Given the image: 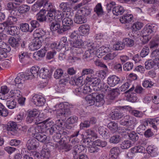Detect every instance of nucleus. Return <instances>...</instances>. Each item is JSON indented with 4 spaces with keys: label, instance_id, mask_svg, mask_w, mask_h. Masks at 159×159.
Masks as SVG:
<instances>
[{
    "label": "nucleus",
    "instance_id": "obj_1",
    "mask_svg": "<svg viewBox=\"0 0 159 159\" xmlns=\"http://www.w3.org/2000/svg\"><path fill=\"white\" fill-rule=\"evenodd\" d=\"M39 111L34 109L29 111L28 116L26 121L29 123L34 122L35 124H40L42 123V120L39 119Z\"/></svg>",
    "mask_w": 159,
    "mask_h": 159
},
{
    "label": "nucleus",
    "instance_id": "obj_2",
    "mask_svg": "<svg viewBox=\"0 0 159 159\" xmlns=\"http://www.w3.org/2000/svg\"><path fill=\"white\" fill-rule=\"evenodd\" d=\"M84 147L80 145H76L74 147L72 154L74 159H89L85 154H78L84 150Z\"/></svg>",
    "mask_w": 159,
    "mask_h": 159
},
{
    "label": "nucleus",
    "instance_id": "obj_3",
    "mask_svg": "<svg viewBox=\"0 0 159 159\" xmlns=\"http://www.w3.org/2000/svg\"><path fill=\"white\" fill-rule=\"evenodd\" d=\"M55 107L56 108L55 110H56L57 114L59 116L67 117L71 114V112L69 108L65 107L63 104L60 103L57 105Z\"/></svg>",
    "mask_w": 159,
    "mask_h": 159
},
{
    "label": "nucleus",
    "instance_id": "obj_4",
    "mask_svg": "<svg viewBox=\"0 0 159 159\" xmlns=\"http://www.w3.org/2000/svg\"><path fill=\"white\" fill-rule=\"evenodd\" d=\"M11 50V48L8 44L0 41V61L7 57V52H9Z\"/></svg>",
    "mask_w": 159,
    "mask_h": 159
},
{
    "label": "nucleus",
    "instance_id": "obj_5",
    "mask_svg": "<svg viewBox=\"0 0 159 159\" xmlns=\"http://www.w3.org/2000/svg\"><path fill=\"white\" fill-rule=\"evenodd\" d=\"M138 121L135 118L128 115L124 117V121L120 122V124L124 125L131 126L136 125Z\"/></svg>",
    "mask_w": 159,
    "mask_h": 159
},
{
    "label": "nucleus",
    "instance_id": "obj_6",
    "mask_svg": "<svg viewBox=\"0 0 159 159\" xmlns=\"http://www.w3.org/2000/svg\"><path fill=\"white\" fill-rule=\"evenodd\" d=\"M40 68L38 66L32 67L30 70H28L25 73L27 77V80H31L34 78H37L38 76Z\"/></svg>",
    "mask_w": 159,
    "mask_h": 159
},
{
    "label": "nucleus",
    "instance_id": "obj_7",
    "mask_svg": "<svg viewBox=\"0 0 159 159\" xmlns=\"http://www.w3.org/2000/svg\"><path fill=\"white\" fill-rule=\"evenodd\" d=\"M72 19L70 17H66L62 20V29L60 30V32H64L70 29L73 24Z\"/></svg>",
    "mask_w": 159,
    "mask_h": 159
},
{
    "label": "nucleus",
    "instance_id": "obj_8",
    "mask_svg": "<svg viewBox=\"0 0 159 159\" xmlns=\"http://www.w3.org/2000/svg\"><path fill=\"white\" fill-rule=\"evenodd\" d=\"M157 28V25L155 24L147 25L142 31L144 35H149L153 32H155Z\"/></svg>",
    "mask_w": 159,
    "mask_h": 159
},
{
    "label": "nucleus",
    "instance_id": "obj_9",
    "mask_svg": "<svg viewBox=\"0 0 159 159\" xmlns=\"http://www.w3.org/2000/svg\"><path fill=\"white\" fill-rule=\"evenodd\" d=\"M50 156V152L48 149L43 148L40 153H35L34 156L36 159H48Z\"/></svg>",
    "mask_w": 159,
    "mask_h": 159
},
{
    "label": "nucleus",
    "instance_id": "obj_10",
    "mask_svg": "<svg viewBox=\"0 0 159 159\" xmlns=\"http://www.w3.org/2000/svg\"><path fill=\"white\" fill-rule=\"evenodd\" d=\"M32 101L36 106L40 107L44 104L46 100L42 96L35 95L33 96Z\"/></svg>",
    "mask_w": 159,
    "mask_h": 159
},
{
    "label": "nucleus",
    "instance_id": "obj_11",
    "mask_svg": "<svg viewBox=\"0 0 159 159\" xmlns=\"http://www.w3.org/2000/svg\"><path fill=\"white\" fill-rule=\"evenodd\" d=\"M27 77L25 74L23 73H19L17 77L15 78L14 80L16 84H18V87L20 88H21L23 86V84L25 80H27Z\"/></svg>",
    "mask_w": 159,
    "mask_h": 159
},
{
    "label": "nucleus",
    "instance_id": "obj_12",
    "mask_svg": "<svg viewBox=\"0 0 159 159\" xmlns=\"http://www.w3.org/2000/svg\"><path fill=\"white\" fill-rule=\"evenodd\" d=\"M121 82L120 78L116 75H111L107 79V83L111 87H114Z\"/></svg>",
    "mask_w": 159,
    "mask_h": 159
},
{
    "label": "nucleus",
    "instance_id": "obj_13",
    "mask_svg": "<svg viewBox=\"0 0 159 159\" xmlns=\"http://www.w3.org/2000/svg\"><path fill=\"white\" fill-rule=\"evenodd\" d=\"M39 145V142L34 139L28 140L26 144V146L29 150H35Z\"/></svg>",
    "mask_w": 159,
    "mask_h": 159
},
{
    "label": "nucleus",
    "instance_id": "obj_14",
    "mask_svg": "<svg viewBox=\"0 0 159 159\" xmlns=\"http://www.w3.org/2000/svg\"><path fill=\"white\" fill-rule=\"evenodd\" d=\"M43 42V40L34 38L33 42L29 46L30 49L32 51L38 50L42 46Z\"/></svg>",
    "mask_w": 159,
    "mask_h": 159
},
{
    "label": "nucleus",
    "instance_id": "obj_15",
    "mask_svg": "<svg viewBox=\"0 0 159 159\" xmlns=\"http://www.w3.org/2000/svg\"><path fill=\"white\" fill-rule=\"evenodd\" d=\"M61 23L57 20H55L54 21L52 22L50 26L51 30L52 31H57V33L58 34L63 33L64 32H60V30L62 29V25L61 27Z\"/></svg>",
    "mask_w": 159,
    "mask_h": 159
},
{
    "label": "nucleus",
    "instance_id": "obj_16",
    "mask_svg": "<svg viewBox=\"0 0 159 159\" xmlns=\"http://www.w3.org/2000/svg\"><path fill=\"white\" fill-rule=\"evenodd\" d=\"M74 20L77 24H82L86 22L87 19L85 16L78 12L77 13L75 14Z\"/></svg>",
    "mask_w": 159,
    "mask_h": 159
},
{
    "label": "nucleus",
    "instance_id": "obj_17",
    "mask_svg": "<svg viewBox=\"0 0 159 159\" xmlns=\"http://www.w3.org/2000/svg\"><path fill=\"white\" fill-rule=\"evenodd\" d=\"M89 84L93 87L98 86L100 84L101 80L99 78L97 77H87L86 79Z\"/></svg>",
    "mask_w": 159,
    "mask_h": 159
},
{
    "label": "nucleus",
    "instance_id": "obj_18",
    "mask_svg": "<svg viewBox=\"0 0 159 159\" xmlns=\"http://www.w3.org/2000/svg\"><path fill=\"white\" fill-rule=\"evenodd\" d=\"M81 44L82 43L81 41L76 40L71 43V45L72 47L73 50H74L75 52L77 54H79L81 52L82 49L80 48Z\"/></svg>",
    "mask_w": 159,
    "mask_h": 159
},
{
    "label": "nucleus",
    "instance_id": "obj_19",
    "mask_svg": "<svg viewBox=\"0 0 159 159\" xmlns=\"http://www.w3.org/2000/svg\"><path fill=\"white\" fill-rule=\"evenodd\" d=\"M51 75V71L48 69L43 68L40 70L39 72V76L43 79H47L50 77Z\"/></svg>",
    "mask_w": 159,
    "mask_h": 159
},
{
    "label": "nucleus",
    "instance_id": "obj_20",
    "mask_svg": "<svg viewBox=\"0 0 159 159\" xmlns=\"http://www.w3.org/2000/svg\"><path fill=\"white\" fill-rule=\"evenodd\" d=\"M80 34L81 35L84 36L88 34L89 33L90 27L87 24H85L80 25L78 29Z\"/></svg>",
    "mask_w": 159,
    "mask_h": 159
},
{
    "label": "nucleus",
    "instance_id": "obj_21",
    "mask_svg": "<svg viewBox=\"0 0 159 159\" xmlns=\"http://www.w3.org/2000/svg\"><path fill=\"white\" fill-rule=\"evenodd\" d=\"M45 31L42 28H39L35 30L33 34V36L35 39H38L41 40H43L42 37L45 34Z\"/></svg>",
    "mask_w": 159,
    "mask_h": 159
},
{
    "label": "nucleus",
    "instance_id": "obj_22",
    "mask_svg": "<svg viewBox=\"0 0 159 159\" xmlns=\"http://www.w3.org/2000/svg\"><path fill=\"white\" fill-rule=\"evenodd\" d=\"M120 152L119 148L117 147H114L110 151L109 159H116Z\"/></svg>",
    "mask_w": 159,
    "mask_h": 159
},
{
    "label": "nucleus",
    "instance_id": "obj_23",
    "mask_svg": "<svg viewBox=\"0 0 159 159\" xmlns=\"http://www.w3.org/2000/svg\"><path fill=\"white\" fill-rule=\"evenodd\" d=\"M17 21V17L9 16L7 20L3 23V25L7 27V26L15 24Z\"/></svg>",
    "mask_w": 159,
    "mask_h": 159
},
{
    "label": "nucleus",
    "instance_id": "obj_24",
    "mask_svg": "<svg viewBox=\"0 0 159 159\" xmlns=\"http://www.w3.org/2000/svg\"><path fill=\"white\" fill-rule=\"evenodd\" d=\"M148 153L152 157H154L158 155L157 148L154 146H148L146 149Z\"/></svg>",
    "mask_w": 159,
    "mask_h": 159
},
{
    "label": "nucleus",
    "instance_id": "obj_25",
    "mask_svg": "<svg viewBox=\"0 0 159 159\" xmlns=\"http://www.w3.org/2000/svg\"><path fill=\"white\" fill-rule=\"evenodd\" d=\"M125 11L124 7L121 6H115L112 9L113 13L116 16L122 15Z\"/></svg>",
    "mask_w": 159,
    "mask_h": 159
},
{
    "label": "nucleus",
    "instance_id": "obj_26",
    "mask_svg": "<svg viewBox=\"0 0 159 159\" xmlns=\"http://www.w3.org/2000/svg\"><path fill=\"white\" fill-rule=\"evenodd\" d=\"M66 138V137H61V135L58 132V133L54 134L53 137V139L55 142L60 143H68V141L65 139Z\"/></svg>",
    "mask_w": 159,
    "mask_h": 159
},
{
    "label": "nucleus",
    "instance_id": "obj_27",
    "mask_svg": "<svg viewBox=\"0 0 159 159\" xmlns=\"http://www.w3.org/2000/svg\"><path fill=\"white\" fill-rule=\"evenodd\" d=\"M47 52V48L44 47V48L41 49L37 52H34L33 55V57L36 60H38L39 57H44Z\"/></svg>",
    "mask_w": 159,
    "mask_h": 159
},
{
    "label": "nucleus",
    "instance_id": "obj_28",
    "mask_svg": "<svg viewBox=\"0 0 159 159\" xmlns=\"http://www.w3.org/2000/svg\"><path fill=\"white\" fill-rule=\"evenodd\" d=\"M7 32L9 34L11 35H17L19 33V29L16 26H7Z\"/></svg>",
    "mask_w": 159,
    "mask_h": 159
},
{
    "label": "nucleus",
    "instance_id": "obj_29",
    "mask_svg": "<svg viewBox=\"0 0 159 159\" xmlns=\"http://www.w3.org/2000/svg\"><path fill=\"white\" fill-rule=\"evenodd\" d=\"M109 48L102 46L99 48L97 50L96 55L98 58H101L102 56L104 55L106 53L109 52Z\"/></svg>",
    "mask_w": 159,
    "mask_h": 159
},
{
    "label": "nucleus",
    "instance_id": "obj_30",
    "mask_svg": "<svg viewBox=\"0 0 159 159\" xmlns=\"http://www.w3.org/2000/svg\"><path fill=\"white\" fill-rule=\"evenodd\" d=\"M95 100V106L97 107L101 106L103 105L104 103L103 96L102 94H99L96 95Z\"/></svg>",
    "mask_w": 159,
    "mask_h": 159
},
{
    "label": "nucleus",
    "instance_id": "obj_31",
    "mask_svg": "<svg viewBox=\"0 0 159 159\" xmlns=\"http://www.w3.org/2000/svg\"><path fill=\"white\" fill-rule=\"evenodd\" d=\"M45 13L46 11L44 10H40L39 12L36 15V17L37 20L40 22L46 21Z\"/></svg>",
    "mask_w": 159,
    "mask_h": 159
},
{
    "label": "nucleus",
    "instance_id": "obj_32",
    "mask_svg": "<svg viewBox=\"0 0 159 159\" xmlns=\"http://www.w3.org/2000/svg\"><path fill=\"white\" fill-rule=\"evenodd\" d=\"M133 17L132 15L126 14L120 18V20L122 23H129L132 20Z\"/></svg>",
    "mask_w": 159,
    "mask_h": 159
},
{
    "label": "nucleus",
    "instance_id": "obj_33",
    "mask_svg": "<svg viewBox=\"0 0 159 159\" xmlns=\"http://www.w3.org/2000/svg\"><path fill=\"white\" fill-rule=\"evenodd\" d=\"M151 57L155 64L158 65L159 64V50L157 49L154 51L152 53Z\"/></svg>",
    "mask_w": 159,
    "mask_h": 159
},
{
    "label": "nucleus",
    "instance_id": "obj_34",
    "mask_svg": "<svg viewBox=\"0 0 159 159\" xmlns=\"http://www.w3.org/2000/svg\"><path fill=\"white\" fill-rule=\"evenodd\" d=\"M148 122L146 121H143L141 124L139 125L137 129V131L139 133H143L146 129V125H148Z\"/></svg>",
    "mask_w": 159,
    "mask_h": 159
},
{
    "label": "nucleus",
    "instance_id": "obj_35",
    "mask_svg": "<svg viewBox=\"0 0 159 159\" xmlns=\"http://www.w3.org/2000/svg\"><path fill=\"white\" fill-rule=\"evenodd\" d=\"M99 89L102 91L108 94L109 92L112 90L110 86H109L106 84L104 83H102L100 84V86ZM114 90V89H113Z\"/></svg>",
    "mask_w": 159,
    "mask_h": 159
},
{
    "label": "nucleus",
    "instance_id": "obj_36",
    "mask_svg": "<svg viewBox=\"0 0 159 159\" xmlns=\"http://www.w3.org/2000/svg\"><path fill=\"white\" fill-rule=\"evenodd\" d=\"M16 129L17 125L15 122L10 121L8 123L7 127V131L14 132L16 130Z\"/></svg>",
    "mask_w": 159,
    "mask_h": 159
},
{
    "label": "nucleus",
    "instance_id": "obj_37",
    "mask_svg": "<svg viewBox=\"0 0 159 159\" xmlns=\"http://www.w3.org/2000/svg\"><path fill=\"white\" fill-rule=\"evenodd\" d=\"M54 10L53 9L52 11H49L45 15L46 21L50 22L53 21L55 18Z\"/></svg>",
    "mask_w": 159,
    "mask_h": 159
},
{
    "label": "nucleus",
    "instance_id": "obj_38",
    "mask_svg": "<svg viewBox=\"0 0 159 159\" xmlns=\"http://www.w3.org/2000/svg\"><path fill=\"white\" fill-rule=\"evenodd\" d=\"M34 138L38 141L43 143H45L47 139V136L43 133H37L34 135Z\"/></svg>",
    "mask_w": 159,
    "mask_h": 159
},
{
    "label": "nucleus",
    "instance_id": "obj_39",
    "mask_svg": "<svg viewBox=\"0 0 159 159\" xmlns=\"http://www.w3.org/2000/svg\"><path fill=\"white\" fill-rule=\"evenodd\" d=\"M8 41L10 44L13 47L16 48L19 45V40L18 39L15 38L14 37H11L9 39Z\"/></svg>",
    "mask_w": 159,
    "mask_h": 159
},
{
    "label": "nucleus",
    "instance_id": "obj_40",
    "mask_svg": "<svg viewBox=\"0 0 159 159\" xmlns=\"http://www.w3.org/2000/svg\"><path fill=\"white\" fill-rule=\"evenodd\" d=\"M54 16L55 20H57L58 21L61 22L63 20V19L65 18V16L63 12L57 11H54Z\"/></svg>",
    "mask_w": 159,
    "mask_h": 159
},
{
    "label": "nucleus",
    "instance_id": "obj_41",
    "mask_svg": "<svg viewBox=\"0 0 159 159\" xmlns=\"http://www.w3.org/2000/svg\"><path fill=\"white\" fill-rule=\"evenodd\" d=\"M85 99L88 106H91L93 105L95 106L94 97H93L91 95H89L86 97Z\"/></svg>",
    "mask_w": 159,
    "mask_h": 159
},
{
    "label": "nucleus",
    "instance_id": "obj_42",
    "mask_svg": "<svg viewBox=\"0 0 159 159\" xmlns=\"http://www.w3.org/2000/svg\"><path fill=\"white\" fill-rule=\"evenodd\" d=\"M94 11L98 16H101L103 14V11L100 3H98L94 8Z\"/></svg>",
    "mask_w": 159,
    "mask_h": 159
},
{
    "label": "nucleus",
    "instance_id": "obj_43",
    "mask_svg": "<svg viewBox=\"0 0 159 159\" xmlns=\"http://www.w3.org/2000/svg\"><path fill=\"white\" fill-rule=\"evenodd\" d=\"M43 0H38L32 7V9L33 11H36L40 9V7L43 5Z\"/></svg>",
    "mask_w": 159,
    "mask_h": 159
},
{
    "label": "nucleus",
    "instance_id": "obj_44",
    "mask_svg": "<svg viewBox=\"0 0 159 159\" xmlns=\"http://www.w3.org/2000/svg\"><path fill=\"white\" fill-rule=\"evenodd\" d=\"M107 127L112 132L116 131L118 129L117 123L114 122H111L107 125Z\"/></svg>",
    "mask_w": 159,
    "mask_h": 159
},
{
    "label": "nucleus",
    "instance_id": "obj_45",
    "mask_svg": "<svg viewBox=\"0 0 159 159\" xmlns=\"http://www.w3.org/2000/svg\"><path fill=\"white\" fill-rule=\"evenodd\" d=\"M30 9V7L29 6L24 4L19 7L18 11L20 14H23L28 12Z\"/></svg>",
    "mask_w": 159,
    "mask_h": 159
},
{
    "label": "nucleus",
    "instance_id": "obj_46",
    "mask_svg": "<svg viewBox=\"0 0 159 159\" xmlns=\"http://www.w3.org/2000/svg\"><path fill=\"white\" fill-rule=\"evenodd\" d=\"M20 27L21 30L24 32H31L33 30L32 28H29V26L28 24L26 23H22L20 25Z\"/></svg>",
    "mask_w": 159,
    "mask_h": 159
},
{
    "label": "nucleus",
    "instance_id": "obj_47",
    "mask_svg": "<svg viewBox=\"0 0 159 159\" xmlns=\"http://www.w3.org/2000/svg\"><path fill=\"white\" fill-rule=\"evenodd\" d=\"M127 100L131 102H134L136 101L137 99V94L134 93H129L127 96Z\"/></svg>",
    "mask_w": 159,
    "mask_h": 159
},
{
    "label": "nucleus",
    "instance_id": "obj_48",
    "mask_svg": "<svg viewBox=\"0 0 159 159\" xmlns=\"http://www.w3.org/2000/svg\"><path fill=\"white\" fill-rule=\"evenodd\" d=\"M91 10L88 7H83L78 11V13H80L82 15L85 16L90 14Z\"/></svg>",
    "mask_w": 159,
    "mask_h": 159
},
{
    "label": "nucleus",
    "instance_id": "obj_49",
    "mask_svg": "<svg viewBox=\"0 0 159 159\" xmlns=\"http://www.w3.org/2000/svg\"><path fill=\"white\" fill-rule=\"evenodd\" d=\"M145 68L147 70H149L152 68L155 65H157V64L152 59H150L145 62Z\"/></svg>",
    "mask_w": 159,
    "mask_h": 159
},
{
    "label": "nucleus",
    "instance_id": "obj_50",
    "mask_svg": "<svg viewBox=\"0 0 159 159\" xmlns=\"http://www.w3.org/2000/svg\"><path fill=\"white\" fill-rule=\"evenodd\" d=\"M123 41L125 46L126 45L127 47H132L134 44V41L130 38H125L123 39Z\"/></svg>",
    "mask_w": 159,
    "mask_h": 159
},
{
    "label": "nucleus",
    "instance_id": "obj_51",
    "mask_svg": "<svg viewBox=\"0 0 159 159\" xmlns=\"http://www.w3.org/2000/svg\"><path fill=\"white\" fill-rule=\"evenodd\" d=\"M132 146L131 141L129 140H125L122 142L120 145V148L123 149H127Z\"/></svg>",
    "mask_w": 159,
    "mask_h": 159
},
{
    "label": "nucleus",
    "instance_id": "obj_52",
    "mask_svg": "<svg viewBox=\"0 0 159 159\" xmlns=\"http://www.w3.org/2000/svg\"><path fill=\"white\" fill-rule=\"evenodd\" d=\"M143 26V24L141 23L137 22L134 23L132 27L133 32L135 33V32L139 30Z\"/></svg>",
    "mask_w": 159,
    "mask_h": 159
},
{
    "label": "nucleus",
    "instance_id": "obj_53",
    "mask_svg": "<svg viewBox=\"0 0 159 159\" xmlns=\"http://www.w3.org/2000/svg\"><path fill=\"white\" fill-rule=\"evenodd\" d=\"M60 9L64 11H68L70 10V5L67 2H62L59 6Z\"/></svg>",
    "mask_w": 159,
    "mask_h": 159
},
{
    "label": "nucleus",
    "instance_id": "obj_54",
    "mask_svg": "<svg viewBox=\"0 0 159 159\" xmlns=\"http://www.w3.org/2000/svg\"><path fill=\"white\" fill-rule=\"evenodd\" d=\"M123 115L122 113L117 111H114L111 114V118L114 120H117L121 118Z\"/></svg>",
    "mask_w": 159,
    "mask_h": 159
},
{
    "label": "nucleus",
    "instance_id": "obj_55",
    "mask_svg": "<svg viewBox=\"0 0 159 159\" xmlns=\"http://www.w3.org/2000/svg\"><path fill=\"white\" fill-rule=\"evenodd\" d=\"M67 40V39L66 37H62L59 43L57 45V48L58 50H61L65 47L66 43Z\"/></svg>",
    "mask_w": 159,
    "mask_h": 159
},
{
    "label": "nucleus",
    "instance_id": "obj_56",
    "mask_svg": "<svg viewBox=\"0 0 159 159\" xmlns=\"http://www.w3.org/2000/svg\"><path fill=\"white\" fill-rule=\"evenodd\" d=\"M121 140L120 136L118 135H114L110 138V142L111 143L116 144L120 142Z\"/></svg>",
    "mask_w": 159,
    "mask_h": 159
},
{
    "label": "nucleus",
    "instance_id": "obj_57",
    "mask_svg": "<svg viewBox=\"0 0 159 159\" xmlns=\"http://www.w3.org/2000/svg\"><path fill=\"white\" fill-rule=\"evenodd\" d=\"M6 105L9 108L13 109L16 107V102L14 100H9L7 101Z\"/></svg>",
    "mask_w": 159,
    "mask_h": 159
},
{
    "label": "nucleus",
    "instance_id": "obj_58",
    "mask_svg": "<svg viewBox=\"0 0 159 159\" xmlns=\"http://www.w3.org/2000/svg\"><path fill=\"white\" fill-rule=\"evenodd\" d=\"M8 114L7 109L2 103H0V115L6 117L8 115Z\"/></svg>",
    "mask_w": 159,
    "mask_h": 159
},
{
    "label": "nucleus",
    "instance_id": "obj_59",
    "mask_svg": "<svg viewBox=\"0 0 159 159\" xmlns=\"http://www.w3.org/2000/svg\"><path fill=\"white\" fill-rule=\"evenodd\" d=\"M93 143L96 146H99L102 148L105 147L107 145V142L106 141H102L99 139L94 141Z\"/></svg>",
    "mask_w": 159,
    "mask_h": 159
},
{
    "label": "nucleus",
    "instance_id": "obj_60",
    "mask_svg": "<svg viewBox=\"0 0 159 159\" xmlns=\"http://www.w3.org/2000/svg\"><path fill=\"white\" fill-rule=\"evenodd\" d=\"M85 133L87 135L90 136L96 139L98 137L97 134L93 129H90L86 130Z\"/></svg>",
    "mask_w": 159,
    "mask_h": 159
},
{
    "label": "nucleus",
    "instance_id": "obj_61",
    "mask_svg": "<svg viewBox=\"0 0 159 159\" xmlns=\"http://www.w3.org/2000/svg\"><path fill=\"white\" fill-rule=\"evenodd\" d=\"M132 150L133 152L135 153H144L145 151V148L143 147L140 146H135L132 148Z\"/></svg>",
    "mask_w": 159,
    "mask_h": 159
},
{
    "label": "nucleus",
    "instance_id": "obj_62",
    "mask_svg": "<svg viewBox=\"0 0 159 159\" xmlns=\"http://www.w3.org/2000/svg\"><path fill=\"white\" fill-rule=\"evenodd\" d=\"M129 139L132 141L135 142L138 140L139 136L137 134L133 131L131 132L129 134Z\"/></svg>",
    "mask_w": 159,
    "mask_h": 159
},
{
    "label": "nucleus",
    "instance_id": "obj_63",
    "mask_svg": "<svg viewBox=\"0 0 159 159\" xmlns=\"http://www.w3.org/2000/svg\"><path fill=\"white\" fill-rule=\"evenodd\" d=\"M63 74V71L61 69H57L54 72V77L56 79H58L61 77Z\"/></svg>",
    "mask_w": 159,
    "mask_h": 159
},
{
    "label": "nucleus",
    "instance_id": "obj_64",
    "mask_svg": "<svg viewBox=\"0 0 159 159\" xmlns=\"http://www.w3.org/2000/svg\"><path fill=\"white\" fill-rule=\"evenodd\" d=\"M94 70L92 68H84L82 70L81 74L82 76L89 74H92L94 73Z\"/></svg>",
    "mask_w": 159,
    "mask_h": 159
}]
</instances>
